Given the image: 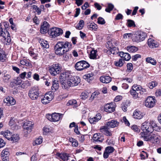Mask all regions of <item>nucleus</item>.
Wrapping results in <instances>:
<instances>
[{
	"label": "nucleus",
	"instance_id": "f257e3e1",
	"mask_svg": "<svg viewBox=\"0 0 161 161\" xmlns=\"http://www.w3.org/2000/svg\"><path fill=\"white\" fill-rule=\"evenodd\" d=\"M72 44L68 41L58 42L55 45L54 50L55 54L62 56L72 49Z\"/></svg>",
	"mask_w": 161,
	"mask_h": 161
},
{
	"label": "nucleus",
	"instance_id": "f03ea898",
	"mask_svg": "<svg viewBox=\"0 0 161 161\" xmlns=\"http://www.w3.org/2000/svg\"><path fill=\"white\" fill-rule=\"evenodd\" d=\"M140 135L144 140L145 141H152L153 143L158 142L160 141V136L156 132L153 131L148 135L144 132H142L140 133Z\"/></svg>",
	"mask_w": 161,
	"mask_h": 161
},
{
	"label": "nucleus",
	"instance_id": "7ed1b4c3",
	"mask_svg": "<svg viewBox=\"0 0 161 161\" xmlns=\"http://www.w3.org/2000/svg\"><path fill=\"white\" fill-rule=\"evenodd\" d=\"M40 94L39 88L37 86L31 87L28 91V96L32 100H37Z\"/></svg>",
	"mask_w": 161,
	"mask_h": 161
},
{
	"label": "nucleus",
	"instance_id": "20e7f679",
	"mask_svg": "<svg viewBox=\"0 0 161 161\" xmlns=\"http://www.w3.org/2000/svg\"><path fill=\"white\" fill-rule=\"evenodd\" d=\"M147 37V34L142 31H137L135 32L132 37V40L137 42H140L144 41Z\"/></svg>",
	"mask_w": 161,
	"mask_h": 161
},
{
	"label": "nucleus",
	"instance_id": "39448f33",
	"mask_svg": "<svg viewBox=\"0 0 161 161\" xmlns=\"http://www.w3.org/2000/svg\"><path fill=\"white\" fill-rule=\"evenodd\" d=\"M49 71L50 74L53 76L59 74L61 70V67L59 64H54L49 67Z\"/></svg>",
	"mask_w": 161,
	"mask_h": 161
},
{
	"label": "nucleus",
	"instance_id": "423d86ee",
	"mask_svg": "<svg viewBox=\"0 0 161 161\" xmlns=\"http://www.w3.org/2000/svg\"><path fill=\"white\" fill-rule=\"evenodd\" d=\"M46 118L48 120L51 122H57L62 119L63 114L60 113H53L51 114H47L46 115Z\"/></svg>",
	"mask_w": 161,
	"mask_h": 161
},
{
	"label": "nucleus",
	"instance_id": "0eeeda50",
	"mask_svg": "<svg viewBox=\"0 0 161 161\" xmlns=\"http://www.w3.org/2000/svg\"><path fill=\"white\" fill-rule=\"evenodd\" d=\"M0 37H2L4 40L8 43L11 41L10 34L8 31L2 28L1 24L0 23Z\"/></svg>",
	"mask_w": 161,
	"mask_h": 161
},
{
	"label": "nucleus",
	"instance_id": "6e6552de",
	"mask_svg": "<svg viewBox=\"0 0 161 161\" xmlns=\"http://www.w3.org/2000/svg\"><path fill=\"white\" fill-rule=\"evenodd\" d=\"M49 33H50V35L52 36L53 38H55L62 34L63 31L60 28L54 27L52 28L50 30Z\"/></svg>",
	"mask_w": 161,
	"mask_h": 161
},
{
	"label": "nucleus",
	"instance_id": "1a4fd4ad",
	"mask_svg": "<svg viewBox=\"0 0 161 161\" xmlns=\"http://www.w3.org/2000/svg\"><path fill=\"white\" fill-rule=\"evenodd\" d=\"M53 98V94L46 93L41 98V101L43 104H46L50 103Z\"/></svg>",
	"mask_w": 161,
	"mask_h": 161
},
{
	"label": "nucleus",
	"instance_id": "9d476101",
	"mask_svg": "<svg viewBox=\"0 0 161 161\" xmlns=\"http://www.w3.org/2000/svg\"><path fill=\"white\" fill-rule=\"evenodd\" d=\"M156 101L154 97L151 96L148 97L146 100L145 105L148 108H152L155 105Z\"/></svg>",
	"mask_w": 161,
	"mask_h": 161
},
{
	"label": "nucleus",
	"instance_id": "9b49d317",
	"mask_svg": "<svg viewBox=\"0 0 161 161\" xmlns=\"http://www.w3.org/2000/svg\"><path fill=\"white\" fill-rule=\"evenodd\" d=\"M119 123L115 119H113L110 121L106 122V124L104 126V128L108 129L110 128H114L118 127Z\"/></svg>",
	"mask_w": 161,
	"mask_h": 161
},
{
	"label": "nucleus",
	"instance_id": "f8f14e48",
	"mask_svg": "<svg viewBox=\"0 0 161 161\" xmlns=\"http://www.w3.org/2000/svg\"><path fill=\"white\" fill-rule=\"evenodd\" d=\"M116 105L114 103H107L105 105L104 110L108 113H112L115 110Z\"/></svg>",
	"mask_w": 161,
	"mask_h": 161
},
{
	"label": "nucleus",
	"instance_id": "ddd939ff",
	"mask_svg": "<svg viewBox=\"0 0 161 161\" xmlns=\"http://www.w3.org/2000/svg\"><path fill=\"white\" fill-rule=\"evenodd\" d=\"M141 129L143 131L147 134V133H151L153 131V129L150 126V123L146 121L143 123L141 126Z\"/></svg>",
	"mask_w": 161,
	"mask_h": 161
},
{
	"label": "nucleus",
	"instance_id": "4468645a",
	"mask_svg": "<svg viewBox=\"0 0 161 161\" xmlns=\"http://www.w3.org/2000/svg\"><path fill=\"white\" fill-rule=\"evenodd\" d=\"M34 123L29 121H26L25 122L23 125V128L24 130H25L31 132Z\"/></svg>",
	"mask_w": 161,
	"mask_h": 161
},
{
	"label": "nucleus",
	"instance_id": "2eb2a0df",
	"mask_svg": "<svg viewBox=\"0 0 161 161\" xmlns=\"http://www.w3.org/2000/svg\"><path fill=\"white\" fill-rule=\"evenodd\" d=\"M49 28V24L46 21L43 22L40 28V32L42 34H45L48 31Z\"/></svg>",
	"mask_w": 161,
	"mask_h": 161
},
{
	"label": "nucleus",
	"instance_id": "dca6fc26",
	"mask_svg": "<svg viewBox=\"0 0 161 161\" xmlns=\"http://www.w3.org/2000/svg\"><path fill=\"white\" fill-rule=\"evenodd\" d=\"M102 118L101 114L100 113L97 114L96 116L92 118H90L89 120L91 124H95L100 120Z\"/></svg>",
	"mask_w": 161,
	"mask_h": 161
},
{
	"label": "nucleus",
	"instance_id": "f3484780",
	"mask_svg": "<svg viewBox=\"0 0 161 161\" xmlns=\"http://www.w3.org/2000/svg\"><path fill=\"white\" fill-rule=\"evenodd\" d=\"M103 137L101 135V134L100 133L95 134L93 135V142H102L103 141Z\"/></svg>",
	"mask_w": 161,
	"mask_h": 161
},
{
	"label": "nucleus",
	"instance_id": "a211bd4d",
	"mask_svg": "<svg viewBox=\"0 0 161 161\" xmlns=\"http://www.w3.org/2000/svg\"><path fill=\"white\" fill-rule=\"evenodd\" d=\"M70 79L72 82L73 85L75 86L78 85L80 81L79 77L77 76H71Z\"/></svg>",
	"mask_w": 161,
	"mask_h": 161
},
{
	"label": "nucleus",
	"instance_id": "6ab92c4d",
	"mask_svg": "<svg viewBox=\"0 0 161 161\" xmlns=\"http://www.w3.org/2000/svg\"><path fill=\"white\" fill-rule=\"evenodd\" d=\"M133 116L135 119H140L142 118L143 115L140 111L136 110L133 113Z\"/></svg>",
	"mask_w": 161,
	"mask_h": 161
},
{
	"label": "nucleus",
	"instance_id": "aec40b11",
	"mask_svg": "<svg viewBox=\"0 0 161 161\" xmlns=\"http://www.w3.org/2000/svg\"><path fill=\"white\" fill-rule=\"evenodd\" d=\"M148 45L151 48L156 47L158 46L157 42L151 39L148 40Z\"/></svg>",
	"mask_w": 161,
	"mask_h": 161
},
{
	"label": "nucleus",
	"instance_id": "412c9836",
	"mask_svg": "<svg viewBox=\"0 0 161 161\" xmlns=\"http://www.w3.org/2000/svg\"><path fill=\"white\" fill-rule=\"evenodd\" d=\"M100 80L103 83H108L111 81V78L108 76H102L100 78Z\"/></svg>",
	"mask_w": 161,
	"mask_h": 161
},
{
	"label": "nucleus",
	"instance_id": "4be33fe9",
	"mask_svg": "<svg viewBox=\"0 0 161 161\" xmlns=\"http://www.w3.org/2000/svg\"><path fill=\"white\" fill-rule=\"evenodd\" d=\"M87 27L90 30L96 31L97 27V25L94 22L87 23Z\"/></svg>",
	"mask_w": 161,
	"mask_h": 161
},
{
	"label": "nucleus",
	"instance_id": "5701e85b",
	"mask_svg": "<svg viewBox=\"0 0 161 161\" xmlns=\"http://www.w3.org/2000/svg\"><path fill=\"white\" fill-rule=\"evenodd\" d=\"M82 60L77 62L75 65V69L78 71H81L83 70Z\"/></svg>",
	"mask_w": 161,
	"mask_h": 161
},
{
	"label": "nucleus",
	"instance_id": "b1692460",
	"mask_svg": "<svg viewBox=\"0 0 161 161\" xmlns=\"http://www.w3.org/2000/svg\"><path fill=\"white\" fill-rule=\"evenodd\" d=\"M70 73L68 71H64L60 74L59 78L61 79H66L69 77Z\"/></svg>",
	"mask_w": 161,
	"mask_h": 161
},
{
	"label": "nucleus",
	"instance_id": "393cba45",
	"mask_svg": "<svg viewBox=\"0 0 161 161\" xmlns=\"http://www.w3.org/2000/svg\"><path fill=\"white\" fill-rule=\"evenodd\" d=\"M83 78L87 81L88 82H90V81L93 79V74L92 73L87 74L85 75H84Z\"/></svg>",
	"mask_w": 161,
	"mask_h": 161
},
{
	"label": "nucleus",
	"instance_id": "a878e982",
	"mask_svg": "<svg viewBox=\"0 0 161 161\" xmlns=\"http://www.w3.org/2000/svg\"><path fill=\"white\" fill-rule=\"evenodd\" d=\"M68 86L69 87L75 86L73 85L72 82L70 79L69 81L68 80L67 82L66 81L62 83V86L63 88L64 89L67 88Z\"/></svg>",
	"mask_w": 161,
	"mask_h": 161
},
{
	"label": "nucleus",
	"instance_id": "bb28decb",
	"mask_svg": "<svg viewBox=\"0 0 161 161\" xmlns=\"http://www.w3.org/2000/svg\"><path fill=\"white\" fill-rule=\"evenodd\" d=\"M58 81L57 80H53L52 89L53 91H56L58 87Z\"/></svg>",
	"mask_w": 161,
	"mask_h": 161
},
{
	"label": "nucleus",
	"instance_id": "cd10ccee",
	"mask_svg": "<svg viewBox=\"0 0 161 161\" xmlns=\"http://www.w3.org/2000/svg\"><path fill=\"white\" fill-rule=\"evenodd\" d=\"M2 134L6 138L9 140L11 136L12 133L9 130H7L5 132H2Z\"/></svg>",
	"mask_w": 161,
	"mask_h": 161
},
{
	"label": "nucleus",
	"instance_id": "c85d7f7f",
	"mask_svg": "<svg viewBox=\"0 0 161 161\" xmlns=\"http://www.w3.org/2000/svg\"><path fill=\"white\" fill-rule=\"evenodd\" d=\"M19 136L18 134H15L11 136L9 140L11 141L12 142H17L19 139Z\"/></svg>",
	"mask_w": 161,
	"mask_h": 161
},
{
	"label": "nucleus",
	"instance_id": "c756f323",
	"mask_svg": "<svg viewBox=\"0 0 161 161\" xmlns=\"http://www.w3.org/2000/svg\"><path fill=\"white\" fill-rule=\"evenodd\" d=\"M124 63V60L121 58H119L118 61L114 62V64L116 66L120 67L123 66Z\"/></svg>",
	"mask_w": 161,
	"mask_h": 161
},
{
	"label": "nucleus",
	"instance_id": "7c9ffc66",
	"mask_svg": "<svg viewBox=\"0 0 161 161\" xmlns=\"http://www.w3.org/2000/svg\"><path fill=\"white\" fill-rule=\"evenodd\" d=\"M20 63L21 64L25 65L26 66L30 67L31 65V63L29 60L26 59H23L20 61Z\"/></svg>",
	"mask_w": 161,
	"mask_h": 161
},
{
	"label": "nucleus",
	"instance_id": "2f4dec72",
	"mask_svg": "<svg viewBox=\"0 0 161 161\" xmlns=\"http://www.w3.org/2000/svg\"><path fill=\"white\" fill-rule=\"evenodd\" d=\"M9 148H7L3 150L1 153V157H8L9 156Z\"/></svg>",
	"mask_w": 161,
	"mask_h": 161
},
{
	"label": "nucleus",
	"instance_id": "473e14b6",
	"mask_svg": "<svg viewBox=\"0 0 161 161\" xmlns=\"http://www.w3.org/2000/svg\"><path fill=\"white\" fill-rule=\"evenodd\" d=\"M130 92L134 99H136L139 97L138 96L139 93L135 91L134 90H130Z\"/></svg>",
	"mask_w": 161,
	"mask_h": 161
},
{
	"label": "nucleus",
	"instance_id": "72a5a7b5",
	"mask_svg": "<svg viewBox=\"0 0 161 161\" xmlns=\"http://www.w3.org/2000/svg\"><path fill=\"white\" fill-rule=\"evenodd\" d=\"M127 50L129 52L133 53L137 51V48L134 46H129L127 47Z\"/></svg>",
	"mask_w": 161,
	"mask_h": 161
},
{
	"label": "nucleus",
	"instance_id": "f704fd0d",
	"mask_svg": "<svg viewBox=\"0 0 161 161\" xmlns=\"http://www.w3.org/2000/svg\"><path fill=\"white\" fill-rule=\"evenodd\" d=\"M58 156L64 161L68 160V156L67 154L66 153H59Z\"/></svg>",
	"mask_w": 161,
	"mask_h": 161
},
{
	"label": "nucleus",
	"instance_id": "c9c22d12",
	"mask_svg": "<svg viewBox=\"0 0 161 161\" xmlns=\"http://www.w3.org/2000/svg\"><path fill=\"white\" fill-rule=\"evenodd\" d=\"M146 61L147 63H150L153 65H155L157 63L156 60L151 57L146 58Z\"/></svg>",
	"mask_w": 161,
	"mask_h": 161
},
{
	"label": "nucleus",
	"instance_id": "e433bc0d",
	"mask_svg": "<svg viewBox=\"0 0 161 161\" xmlns=\"http://www.w3.org/2000/svg\"><path fill=\"white\" fill-rule=\"evenodd\" d=\"M158 83L157 82L155 81H152L148 83L147 84V86L151 89H153L154 87L157 86Z\"/></svg>",
	"mask_w": 161,
	"mask_h": 161
},
{
	"label": "nucleus",
	"instance_id": "4c0bfd02",
	"mask_svg": "<svg viewBox=\"0 0 161 161\" xmlns=\"http://www.w3.org/2000/svg\"><path fill=\"white\" fill-rule=\"evenodd\" d=\"M23 82L22 80L20 78L17 77L16 79L14 80V81L11 83L14 84L16 85H20Z\"/></svg>",
	"mask_w": 161,
	"mask_h": 161
},
{
	"label": "nucleus",
	"instance_id": "58836bf2",
	"mask_svg": "<svg viewBox=\"0 0 161 161\" xmlns=\"http://www.w3.org/2000/svg\"><path fill=\"white\" fill-rule=\"evenodd\" d=\"M126 25L129 27H135L136 26L134 21L131 19L127 20Z\"/></svg>",
	"mask_w": 161,
	"mask_h": 161
},
{
	"label": "nucleus",
	"instance_id": "ea45409f",
	"mask_svg": "<svg viewBox=\"0 0 161 161\" xmlns=\"http://www.w3.org/2000/svg\"><path fill=\"white\" fill-rule=\"evenodd\" d=\"M97 51L92 50L91 52L90 55V58L91 59H95L97 58V56L96 55Z\"/></svg>",
	"mask_w": 161,
	"mask_h": 161
},
{
	"label": "nucleus",
	"instance_id": "a19ab883",
	"mask_svg": "<svg viewBox=\"0 0 161 161\" xmlns=\"http://www.w3.org/2000/svg\"><path fill=\"white\" fill-rule=\"evenodd\" d=\"M114 8V5L112 3H108V8H106L105 11L108 13L110 12Z\"/></svg>",
	"mask_w": 161,
	"mask_h": 161
},
{
	"label": "nucleus",
	"instance_id": "79ce46f5",
	"mask_svg": "<svg viewBox=\"0 0 161 161\" xmlns=\"http://www.w3.org/2000/svg\"><path fill=\"white\" fill-rule=\"evenodd\" d=\"M141 89V86H140L137 85H134L132 87L131 89L136 91L137 92H140V89Z\"/></svg>",
	"mask_w": 161,
	"mask_h": 161
},
{
	"label": "nucleus",
	"instance_id": "37998d69",
	"mask_svg": "<svg viewBox=\"0 0 161 161\" xmlns=\"http://www.w3.org/2000/svg\"><path fill=\"white\" fill-rule=\"evenodd\" d=\"M51 128L47 126H45L43 128V133L44 135L47 134L51 130Z\"/></svg>",
	"mask_w": 161,
	"mask_h": 161
},
{
	"label": "nucleus",
	"instance_id": "c03bdc74",
	"mask_svg": "<svg viewBox=\"0 0 161 161\" xmlns=\"http://www.w3.org/2000/svg\"><path fill=\"white\" fill-rule=\"evenodd\" d=\"M105 150L109 154L112 153L114 150L113 147L111 146H108L105 148Z\"/></svg>",
	"mask_w": 161,
	"mask_h": 161
},
{
	"label": "nucleus",
	"instance_id": "a18cd8bd",
	"mask_svg": "<svg viewBox=\"0 0 161 161\" xmlns=\"http://www.w3.org/2000/svg\"><path fill=\"white\" fill-rule=\"evenodd\" d=\"M41 45L42 47L44 48H47L49 47V45L46 41H42L41 43Z\"/></svg>",
	"mask_w": 161,
	"mask_h": 161
},
{
	"label": "nucleus",
	"instance_id": "49530a36",
	"mask_svg": "<svg viewBox=\"0 0 161 161\" xmlns=\"http://www.w3.org/2000/svg\"><path fill=\"white\" fill-rule=\"evenodd\" d=\"M67 104L68 105H74V107H76L77 105V101L75 100H70L69 101Z\"/></svg>",
	"mask_w": 161,
	"mask_h": 161
},
{
	"label": "nucleus",
	"instance_id": "de8ad7c7",
	"mask_svg": "<svg viewBox=\"0 0 161 161\" xmlns=\"http://www.w3.org/2000/svg\"><path fill=\"white\" fill-rule=\"evenodd\" d=\"M97 23L99 24L103 25L105 24V22L104 19L99 17L98 18Z\"/></svg>",
	"mask_w": 161,
	"mask_h": 161
},
{
	"label": "nucleus",
	"instance_id": "09e8293b",
	"mask_svg": "<svg viewBox=\"0 0 161 161\" xmlns=\"http://www.w3.org/2000/svg\"><path fill=\"white\" fill-rule=\"evenodd\" d=\"M82 63L84 69L89 68L90 66V64L89 63L85 61L82 60Z\"/></svg>",
	"mask_w": 161,
	"mask_h": 161
},
{
	"label": "nucleus",
	"instance_id": "8fccbe9b",
	"mask_svg": "<svg viewBox=\"0 0 161 161\" xmlns=\"http://www.w3.org/2000/svg\"><path fill=\"white\" fill-rule=\"evenodd\" d=\"M103 129L104 130V133L105 135L107 136H112L111 133L108 130V129L104 128V126H103Z\"/></svg>",
	"mask_w": 161,
	"mask_h": 161
},
{
	"label": "nucleus",
	"instance_id": "3c124183",
	"mask_svg": "<svg viewBox=\"0 0 161 161\" xmlns=\"http://www.w3.org/2000/svg\"><path fill=\"white\" fill-rule=\"evenodd\" d=\"M32 7L33 9L35 10L36 11L37 13L38 14H40L41 13V10L36 5H33Z\"/></svg>",
	"mask_w": 161,
	"mask_h": 161
},
{
	"label": "nucleus",
	"instance_id": "603ef678",
	"mask_svg": "<svg viewBox=\"0 0 161 161\" xmlns=\"http://www.w3.org/2000/svg\"><path fill=\"white\" fill-rule=\"evenodd\" d=\"M127 71L128 72H130L133 69V67L132 64L130 63H128L127 65Z\"/></svg>",
	"mask_w": 161,
	"mask_h": 161
},
{
	"label": "nucleus",
	"instance_id": "864d4df0",
	"mask_svg": "<svg viewBox=\"0 0 161 161\" xmlns=\"http://www.w3.org/2000/svg\"><path fill=\"white\" fill-rule=\"evenodd\" d=\"M131 58V57L130 55L128 53H125L124 55V59H123L126 61L129 60Z\"/></svg>",
	"mask_w": 161,
	"mask_h": 161
},
{
	"label": "nucleus",
	"instance_id": "5fc2aeb1",
	"mask_svg": "<svg viewBox=\"0 0 161 161\" xmlns=\"http://www.w3.org/2000/svg\"><path fill=\"white\" fill-rule=\"evenodd\" d=\"M133 36H134V35H132L131 33H126L124 35L123 37L126 39L130 38H132Z\"/></svg>",
	"mask_w": 161,
	"mask_h": 161
},
{
	"label": "nucleus",
	"instance_id": "6e6d98bb",
	"mask_svg": "<svg viewBox=\"0 0 161 161\" xmlns=\"http://www.w3.org/2000/svg\"><path fill=\"white\" fill-rule=\"evenodd\" d=\"M150 125V126L152 127V128L153 129V131L154 130V128L157 125V124L154 121H150L149 122Z\"/></svg>",
	"mask_w": 161,
	"mask_h": 161
},
{
	"label": "nucleus",
	"instance_id": "4d7b16f0",
	"mask_svg": "<svg viewBox=\"0 0 161 161\" xmlns=\"http://www.w3.org/2000/svg\"><path fill=\"white\" fill-rule=\"evenodd\" d=\"M42 142V138H39L36 139L35 141L36 144L38 145L40 144Z\"/></svg>",
	"mask_w": 161,
	"mask_h": 161
},
{
	"label": "nucleus",
	"instance_id": "13d9d810",
	"mask_svg": "<svg viewBox=\"0 0 161 161\" xmlns=\"http://www.w3.org/2000/svg\"><path fill=\"white\" fill-rule=\"evenodd\" d=\"M16 101L12 97H10V100L9 103H8V106L13 105L15 103Z\"/></svg>",
	"mask_w": 161,
	"mask_h": 161
},
{
	"label": "nucleus",
	"instance_id": "bf43d9fd",
	"mask_svg": "<svg viewBox=\"0 0 161 161\" xmlns=\"http://www.w3.org/2000/svg\"><path fill=\"white\" fill-rule=\"evenodd\" d=\"M4 77H5L4 80L6 82L7 81H8V80L10 78L11 75L9 74H4Z\"/></svg>",
	"mask_w": 161,
	"mask_h": 161
},
{
	"label": "nucleus",
	"instance_id": "052dcab7",
	"mask_svg": "<svg viewBox=\"0 0 161 161\" xmlns=\"http://www.w3.org/2000/svg\"><path fill=\"white\" fill-rule=\"evenodd\" d=\"M6 144L5 142L2 138H0V148L4 147Z\"/></svg>",
	"mask_w": 161,
	"mask_h": 161
},
{
	"label": "nucleus",
	"instance_id": "680f3d73",
	"mask_svg": "<svg viewBox=\"0 0 161 161\" xmlns=\"http://www.w3.org/2000/svg\"><path fill=\"white\" fill-rule=\"evenodd\" d=\"M72 146L73 147H76L78 146V142L74 139H72Z\"/></svg>",
	"mask_w": 161,
	"mask_h": 161
},
{
	"label": "nucleus",
	"instance_id": "e2e57ef3",
	"mask_svg": "<svg viewBox=\"0 0 161 161\" xmlns=\"http://www.w3.org/2000/svg\"><path fill=\"white\" fill-rule=\"evenodd\" d=\"M123 122L125 123V124L127 126H129L130 125V123L126 119V117L125 116H124L123 118Z\"/></svg>",
	"mask_w": 161,
	"mask_h": 161
},
{
	"label": "nucleus",
	"instance_id": "0e129e2a",
	"mask_svg": "<svg viewBox=\"0 0 161 161\" xmlns=\"http://www.w3.org/2000/svg\"><path fill=\"white\" fill-rule=\"evenodd\" d=\"M122 99V97L120 95L117 96L114 99V101L115 102H118Z\"/></svg>",
	"mask_w": 161,
	"mask_h": 161
},
{
	"label": "nucleus",
	"instance_id": "69168bd1",
	"mask_svg": "<svg viewBox=\"0 0 161 161\" xmlns=\"http://www.w3.org/2000/svg\"><path fill=\"white\" fill-rule=\"evenodd\" d=\"M15 124V121L14 119V118H11L9 122V125L10 126H13Z\"/></svg>",
	"mask_w": 161,
	"mask_h": 161
},
{
	"label": "nucleus",
	"instance_id": "338daca9",
	"mask_svg": "<svg viewBox=\"0 0 161 161\" xmlns=\"http://www.w3.org/2000/svg\"><path fill=\"white\" fill-rule=\"evenodd\" d=\"M10 97H8L6 98L3 100V102L5 103H6V105L8 106V103H9V101L10 100Z\"/></svg>",
	"mask_w": 161,
	"mask_h": 161
},
{
	"label": "nucleus",
	"instance_id": "774afa93",
	"mask_svg": "<svg viewBox=\"0 0 161 161\" xmlns=\"http://www.w3.org/2000/svg\"><path fill=\"white\" fill-rule=\"evenodd\" d=\"M95 7L98 10H100L102 8V7L97 3H95L94 4Z\"/></svg>",
	"mask_w": 161,
	"mask_h": 161
}]
</instances>
